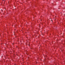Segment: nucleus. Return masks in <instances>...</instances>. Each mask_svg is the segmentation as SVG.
I'll use <instances>...</instances> for the list:
<instances>
[{
	"label": "nucleus",
	"mask_w": 65,
	"mask_h": 65,
	"mask_svg": "<svg viewBox=\"0 0 65 65\" xmlns=\"http://www.w3.org/2000/svg\"><path fill=\"white\" fill-rule=\"evenodd\" d=\"M3 1H4V0H3Z\"/></svg>",
	"instance_id": "2"
},
{
	"label": "nucleus",
	"mask_w": 65,
	"mask_h": 65,
	"mask_svg": "<svg viewBox=\"0 0 65 65\" xmlns=\"http://www.w3.org/2000/svg\"><path fill=\"white\" fill-rule=\"evenodd\" d=\"M1 11H2V12L3 11V10H2V9H1Z\"/></svg>",
	"instance_id": "1"
}]
</instances>
